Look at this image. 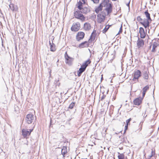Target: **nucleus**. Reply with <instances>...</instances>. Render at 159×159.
Returning a JSON list of instances; mask_svg holds the SVG:
<instances>
[{
	"label": "nucleus",
	"mask_w": 159,
	"mask_h": 159,
	"mask_svg": "<svg viewBox=\"0 0 159 159\" xmlns=\"http://www.w3.org/2000/svg\"><path fill=\"white\" fill-rule=\"evenodd\" d=\"M146 19H144L143 21L141 23V24L145 28H148L149 26V24L151 22L152 20L151 18L150 14L147 10L144 12Z\"/></svg>",
	"instance_id": "obj_1"
},
{
	"label": "nucleus",
	"mask_w": 159,
	"mask_h": 159,
	"mask_svg": "<svg viewBox=\"0 0 159 159\" xmlns=\"http://www.w3.org/2000/svg\"><path fill=\"white\" fill-rule=\"evenodd\" d=\"M108 0H105V3H104L105 5H106V7L105 9V11L107 12V14L111 13L112 11V5L111 3H107Z\"/></svg>",
	"instance_id": "obj_2"
},
{
	"label": "nucleus",
	"mask_w": 159,
	"mask_h": 159,
	"mask_svg": "<svg viewBox=\"0 0 159 159\" xmlns=\"http://www.w3.org/2000/svg\"><path fill=\"white\" fill-rule=\"evenodd\" d=\"M34 116L32 114H29L27 115L25 120L28 124H31L34 120Z\"/></svg>",
	"instance_id": "obj_3"
},
{
	"label": "nucleus",
	"mask_w": 159,
	"mask_h": 159,
	"mask_svg": "<svg viewBox=\"0 0 159 159\" xmlns=\"http://www.w3.org/2000/svg\"><path fill=\"white\" fill-rule=\"evenodd\" d=\"M65 58L66 59L65 62L66 64L69 65L71 64L72 61H73L74 58L69 56L66 52L65 54Z\"/></svg>",
	"instance_id": "obj_4"
},
{
	"label": "nucleus",
	"mask_w": 159,
	"mask_h": 159,
	"mask_svg": "<svg viewBox=\"0 0 159 159\" xmlns=\"http://www.w3.org/2000/svg\"><path fill=\"white\" fill-rule=\"evenodd\" d=\"M74 16L75 18L79 19L81 20L82 21H83L85 19V17L83 15L80 13V12L78 11H75L74 13Z\"/></svg>",
	"instance_id": "obj_5"
},
{
	"label": "nucleus",
	"mask_w": 159,
	"mask_h": 159,
	"mask_svg": "<svg viewBox=\"0 0 159 159\" xmlns=\"http://www.w3.org/2000/svg\"><path fill=\"white\" fill-rule=\"evenodd\" d=\"M141 76V72L139 70H137L135 71L134 74V78L133 80L135 81V80H137V81H139L138 79Z\"/></svg>",
	"instance_id": "obj_6"
},
{
	"label": "nucleus",
	"mask_w": 159,
	"mask_h": 159,
	"mask_svg": "<svg viewBox=\"0 0 159 159\" xmlns=\"http://www.w3.org/2000/svg\"><path fill=\"white\" fill-rule=\"evenodd\" d=\"M80 28V24L79 23L77 22L73 24L71 30L73 31H77L79 30Z\"/></svg>",
	"instance_id": "obj_7"
},
{
	"label": "nucleus",
	"mask_w": 159,
	"mask_h": 159,
	"mask_svg": "<svg viewBox=\"0 0 159 159\" xmlns=\"http://www.w3.org/2000/svg\"><path fill=\"white\" fill-rule=\"evenodd\" d=\"M22 135L24 138H27L30 135L29 131L26 129H23L22 130Z\"/></svg>",
	"instance_id": "obj_8"
},
{
	"label": "nucleus",
	"mask_w": 159,
	"mask_h": 159,
	"mask_svg": "<svg viewBox=\"0 0 159 159\" xmlns=\"http://www.w3.org/2000/svg\"><path fill=\"white\" fill-rule=\"evenodd\" d=\"M84 33L82 32H80L78 33L76 36V39L77 41H80L82 39L84 36Z\"/></svg>",
	"instance_id": "obj_9"
},
{
	"label": "nucleus",
	"mask_w": 159,
	"mask_h": 159,
	"mask_svg": "<svg viewBox=\"0 0 159 159\" xmlns=\"http://www.w3.org/2000/svg\"><path fill=\"white\" fill-rule=\"evenodd\" d=\"M91 61L90 60H88L86 61L81 66V68L84 69V70H85L87 67L88 66L89 64H90Z\"/></svg>",
	"instance_id": "obj_10"
},
{
	"label": "nucleus",
	"mask_w": 159,
	"mask_h": 159,
	"mask_svg": "<svg viewBox=\"0 0 159 159\" xmlns=\"http://www.w3.org/2000/svg\"><path fill=\"white\" fill-rule=\"evenodd\" d=\"M105 19V17L103 16H102L101 15L98 14L97 16L98 22V23H101L102 22L104 21Z\"/></svg>",
	"instance_id": "obj_11"
},
{
	"label": "nucleus",
	"mask_w": 159,
	"mask_h": 159,
	"mask_svg": "<svg viewBox=\"0 0 159 159\" xmlns=\"http://www.w3.org/2000/svg\"><path fill=\"white\" fill-rule=\"evenodd\" d=\"M139 33L140 34V37L142 38H144L145 36V34L144 29L142 27H140L139 29Z\"/></svg>",
	"instance_id": "obj_12"
},
{
	"label": "nucleus",
	"mask_w": 159,
	"mask_h": 159,
	"mask_svg": "<svg viewBox=\"0 0 159 159\" xmlns=\"http://www.w3.org/2000/svg\"><path fill=\"white\" fill-rule=\"evenodd\" d=\"M144 45V42L143 39H140L139 38L137 41V45L139 48L143 47Z\"/></svg>",
	"instance_id": "obj_13"
},
{
	"label": "nucleus",
	"mask_w": 159,
	"mask_h": 159,
	"mask_svg": "<svg viewBox=\"0 0 159 159\" xmlns=\"http://www.w3.org/2000/svg\"><path fill=\"white\" fill-rule=\"evenodd\" d=\"M105 1H104L102 3L100 4L99 6L95 9V12L98 13L99 11H101L102 10V8L103 5H104Z\"/></svg>",
	"instance_id": "obj_14"
},
{
	"label": "nucleus",
	"mask_w": 159,
	"mask_h": 159,
	"mask_svg": "<svg viewBox=\"0 0 159 159\" xmlns=\"http://www.w3.org/2000/svg\"><path fill=\"white\" fill-rule=\"evenodd\" d=\"M148 73L149 72L147 70H144L143 72V78L146 80H148Z\"/></svg>",
	"instance_id": "obj_15"
},
{
	"label": "nucleus",
	"mask_w": 159,
	"mask_h": 159,
	"mask_svg": "<svg viewBox=\"0 0 159 159\" xmlns=\"http://www.w3.org/2000/svg\"><path fill=\"white\" fill-rule=\"evenodd\" d=\"M88 45L89 44L88 43V42L87 41H85L80 43L79 45V47L80 48H83L88 47Z\"/></svg>",
	"instance_id": "obj_16"
},
{
	"label": "nucleus",
	"mask_w": 159,
	"mask_h": 159,
	"mask_svg": "<svg viewBox=\"0 0 159 159\" xmlns=\"http://www.w3.org/2000/svg\"><path fill=\"white\" fill-rule=\"evenodd\" d=\"M91 29V25L88 23H86L84 25V29L86 31L89 30Z\"/></svg>",
	"instance_id": "obj_17"
},
{
	"label": "nucleus",
	"mask_w": 159,
	"mask_h": 159,
	"mask_svg": "<svg viewBox=\"0 0 159 159\" xmlns=\"http://www.w3.org/2000/svg\"><path fill=\"white\" fill-rule=\"evenodd\" d=\"M80 12L84 14H86L89 11V10L86 7H83L81 9V10H80Z\"/></svg>",
	"instance_id": "obj_18"
},
{
	"label": "nucleus",
	"mask_w": 159,
	"mask_h": 159,
	"mask_svg": "<svg viewBox=\"0 0 159 159\" xmlns=\"http://www.w3.org/2000/svg\"><path fill=\"white\" fill-rule=\"evenodd\" d=\"M85 70L84 69L80 68L77 71V75L78 76H80L82 73Z\"/></svg>",
	"instance_id": "obj_19"
},
{
	"label": "nucleus",
	"mask_w": 159,
	"mask_h": 159,
	"mask_svg": "<svg viewBox=\"0 0 159 159\" xmlns=\"http://www.w3.org/2000/svg\"><path fill=\"white\" fill-rule=\"evenodd\" d=\"M50 50L51 51L54 52L56 50L55 44L53 43V41H52V45L50 46Z\"/></svg>",
	"instance_id": "obj_20"
},
{
	"label": "nucleus",
	"mask_w": 159,
	"mask_h": 159,
	"mask_svg": "<svg viewBox=\"0 0 159 159\" xmlns=\"http://www.w3.org/2000/svg\"><path fill=\"white\" fill-rule=\"evenodd\" d=\"M158 46V44L156 42H154L153 45H152V52H154L155 51V48H157V47Z\"/></svg>",
	"instance_id": "obj_21"
},
{
	"label": "nucleus",
	"mask_w": 159,
	"mask_h": 159,
	"mask_svg": "<svg viewBox=\"0 0 159 159\" xmlns=\"http://www.w3.org/2000/svg\"><path fill=\"white\" fill-rule=\"evenodd\" d=\"M10 8L12 11H16L17 10V8L15 7L14 6V5L12 4H10L9 5Z\"/></svg>",
	"instance_id": "obj_22"
},
{
	"label": "nucleus",
	"mask_w": 159,
	"mask_h": 159,
	"mask_svg": "<svg viewBox=\"0 0 159 159\" xmlns=\"http://www.w3.org/2000/svg\"><path fill=\"white\" fill-rule=\"evenodd\" d=\"M142 102V100H134V104L136 105H139Z\"/></svg>",
	"instance_id": "obj_23"
},
{
	"label": "nucleus",
	"mask_w": 159,
	"mask_h": 159,
	"mask_svg": "<svg viewBox=\"0 0 159 159\" xmlns=\"http://www.w3.org/2000/svg\"><path fill=\"white\" fill-rule=\"evenodd\" d=\"M119 154L118 156V159H124V155L123 153H120L119 152H118Z\"/></svg>",
	"instance_id": "obj_24"
},
{
	"label": "nucleus",
	"mask_w": 159,
	"mask_h": 159,
	"mask_svg": "<svg viewBox=\"0 0 159 159\" xmlns=\"http://www.w3.org/2000/svg\"><path fill=\"white\" fill-rule=\"evenodd\" d=\"M19 109L18 107L16 105H15L14 106V112L17 113L19 112Z\"/></svg>",
	"instance_id": "obj_25"
},
{
	"label": "nucleus",
	"mask_w": 159,
	"mask_h": 159,
	"mask_svg": "<svg viewBox=\"0 0 159 159\" xmlns=\"http://www.w3.org/2000/svg\"><path fill=\"white\" fill-rule=\"evenodd\" d=\"M111 25H106L105 28H104V29L102 30V32L103 33H106V32L109 29L110 26Z\"/></svg>",
	"instance_id": "obj_26"
},
{
	"label": "nucleus",
	"mask_w": 159,
	"mask_h": 159,
	"mask_svg": "<svg viewBox=\"0 0 159 159\" xmlns=\"http://www.w3.org/2000/svg\"><path fill=\"white\" fill-rule=\"evenodd\" d=\"M66 147H64L61 150V153L63 156V157H64V155H65L66 152Z\"/></svg>",
	"instance_id": "obj_27"
},
{
	"label": "nucleus",
	"mask_w": 159,
	"mask_h": 159,
	"mask_svg": "<svg viewBox=\"0 0 159 159\" xmlns=\"http://www.w3.org/2000/svg\"><path fill=\"white\" fill-rule=\"evenodd\" d=\"M131 118H130L129 119H128L126 120V122L127 124V125L125 126V131L127 129L128 125L129 124V122L131 121Z\"/></svg>",
	"instance_id": "obj_28"
},
{
	"label": "nucleus",
	"mask_w": 159,
	"mask_h": 159,
	"mask_svg": "<svg viewBox=\"0 0 159 159\" xmlns=\"http://www.w3.org/2000/svg\"><path fill=\"white\" fill-rule=\"evenodd\" d=\"M94 32L93 31L90 36V39L89 40H91L92 41V40H93L95 38V35L94 34Z\"/></svg>",
	"instance_id": "obj_29"
},
{
	"label": "nucleus",
	"mask_w": 159,
	"mask_h": 159,
	"mask_svg": "<svg viewBox=\"0 0 159 159\" xmlns=\"http://www.w3.org/2000/svg\"><path fill=\"white\" fill-rule=\"evenodd\" d=\"M149 86L147 85L144 87L143 89V91L144 92L146 93V91L149 89Z\"/></svg>",
	"instance_id": "obj_30"
},
{
	"label": "nucleus",
	"mask_w": 159,
	"mask_h": 159,
	"mask_svg": "<svg viewBox=\"0 0 159 159\" xmlns=\"http://www.w3.org/2000/svg\"><path fill=\"white\" fill-rule=\"evenodd\" d=\"M75 105V102H72L70 105L69 108L70 109H72Z\"/></svg>",
	"instance_id": "obj_31"
},
{
	"label": "nucleus",
	"mask_w": 159,
	"mask_h": 159,
	"mask_svg": "<svg viewBox=\"0 0 159 159\" xmlns=\"http://www.w3.org/2000/svg\"><path fill=\"white\" fill-rule=\"evenodd\" d=\"M99 14L101 15L102 16H103L105 17V16L106 15V11L104 10L103 11H102L101 13Z\"/></svg>",
	"instance_id": "obj_32"
},
{
	"label": "nucleus",
	"mask_w": 159,
	"mask_h": 159,
	"mask_svg": "<svg viewBox=\"0 0 159 159\" xmlns=\"http://www.w3.org/2000/svg\"><path fill=\"white\" fill-rule=\"evenodd\" d=\"M145 93H146L143 92L142 97L141 98H136L134 99H140V98H141V99H143V98L145 95Z\"/></svg>",
	"instance_id": "obj_33"
},
{
	"label": "nucleus",
	"mask_w": 159,
	"mask_h": 159,
	"mask_svg": "<svg viewBox=\"0 0 159 159\" xmlns=\"http://www.w3.org/2000/svg\"><path fill=\"white\" fill-rule=\"evenodd\" d=\"M152 152H151V155L149 156V157L151 158L153 156L155 155V151H153V150H152Z\"/></svg>",
	"instance_id": "obj_34"
},
{
	"label": "nucleus",
	"mask_w": 159,
	"mask_h": 159,
	"mask_svg": "<svg viewBox=\"0 0 159 159\" xmlns=\"http://www.w3.org/2000/svg\"><path fill=\"white\" fill-rule=\"evenodd\" d=\"M137 19L138 20L140 21H141L140 22V23L141 24V23L143 21L144 19H143L140 16H138L137 18Z\"/></svg>",
	"instance_id": "obj_35"
},
{
	"label": "nucleus",
	"mask_w": 159,
	"mask_h": 159,
	"mask_svg": "<svg viewBox=\"0 0 159 159\" xmlns=\"http://www.w3.org/2000/svg\"><path fill=\"white\" fill-rule=\"evenodd\" d=\"M82 3L81 2H80L79 3V5L78 6V8L80 10H81V9L82 8Z\"/></svg>",
	"instance_id": "obj_36"
},
{
	"label": "nucleus",
	"mask_w": 159,
	"mask_h": 159,
	"mask_svg": "<svg viewBox=\"0 0 159 159\" xmlns=\"http://www.w3.org/2000/svg\"><path fill=\"white\" fill-rule=\"evenodd\" d=\"M122 24H121V26L120 29V30H119L118 34H120V33H121L122 32Z\"/></svg>",
	"instance_id": "obj_37"
},
{
	"label": "nucleus",
	"mask_w": 159,
	"mask_h": 159,
	"mask_svg": "<svg viewBox=\"0 0 159 159\" xmlns=\"http://www.w3.org/2000/svg\"><path fill=\"white\" fill-rule=\"evenodd\" d=\"M95 3H97L99 2V0H92Z\"/></svg>",
	"instance_id": "obj_38"
},
{
	"label": "nucleus",
	"mask_w": 159,
	"mask_h": 159,
	"mask_svg": "<svg viewBox=\"0 0 159 159\" xmlns=\"http://www.w3.org/2000/svg\"><path fill=\"white\" fill-rule=\"evenodd\" d=\"M60 100H57V101H56V102H57L58 104V102H60V103H61V102H65V101H64V102H63L62 101H61V102H60Z\"/></svg>",
	"instance_id": "obj_39"
},
{
	"label": "nucleus",
	"mask_w": 159,
	"mask_h": 159,
	"mask_svg": "<svg viewBox=\"0 0 159 159\" xmlns=\"http://www.w3.org/2000/svg\"><path fill=\"white\" fill-rule=\"evenodd\" d=\"M130 1L129 2L126 4L127 6L129 7V3H130Z\"/></svg>",
	"instance_id": "obj_40"
},
{
	"label": "nucleus",
	"mask_w": 159,
	"mask_h": 159,
	"mask_svg": "<svg viewBox=\"0 0 159 159\" xmlns=\"http://www.w3.org/2000/svg\"><path fill=\"white\" fill-rule=\"evenodd\" d=\"M33 130V129H30V130L29 131V132L30 133H30H31V132Z\"/></svg>",
	"instance_id": "obj_41"
},
{
	"label": "nucleus",
	"mask_w": 159,
	"mask_h": 159,
	"mask_svg": "<svg viewBox=\"0 0 159 159\" xmlns=\"http://www.w3.org/2000/svg\"><path fill=\"white\" fill-rule=\"evenodd\" d=\"M54 37H53V36H52V38H51V39L52 40V41L54 40Z\"/></svg>",
	"instance_id": "obj_42"
},
{
	"label": "nucleus",
	"mask_w": 159,
	"mask_h": 159,
	"mask_svg": "<svg viewBox=\"0 0 159 159\" xmlns=\"http://www.w3.org/2000/svg\"><path fill=\"white\" fill-rule=\"evenodd\" d=\"M49 44L50 46H51V45H52V43H51V42L50 41H49Z\"/></svg>",
	"instance_id": "obj_43"
},
{
	"label": "nucleus",
	"mask_w": 159,
	"mask_h": 159,
	"mask_svg": "<svg viewBox=\"0 0 159 159\" xmlns=\"http://www.w3.org/2000/svg\"><path fill=\"white\" fill-rule=\"evenodd\" d=\"M84 3H85V0H81Z\"/></svg>",
	"instance_id": "obj_44"
},
{
	"label": "nucleus",
	"mask_w": 159,
	"mask_h": 159,
	"mask_svg": "<svg viewBox=\"0 0 159 159\" xmlns=\"http://www.w3.org/2000/svg\"><path fill=\"white\" fill-rule=\"evenodd\" d=\"M103 79V77L102 76L101 78V80H102Z\"/></svg>",
	"instance_id": "obj_45"
},
{
	"label": "nucleus",
	"mask_w": 159,
	"mask_h": 159,
	"mask_svg": "<svg viewBox=\"0 0 159 159\" xmlns=\"http://www.w3.org/2000/svg\"><path fill=\"white\" fill-rule=\"evenodd\" d=\"M104 98L103 97H102L101 98V99H102Z\"/></svg>",
	"instance_id": "obj_46"
},
{
	"label": "nucleus",
	"mask_w": 159,
	"mask_h": 159,
	"mask_svg": "<svg viewBox=\"0 0 159 159\" xmlns=\"http://www.w3.org/2000/svg\"><path fill=\"white\" fill-rule=\"evenodd\" d=\"M59 81V80H57V81H55V82L56 81V82H57L56 83H57V81Z\"/></svg>",
	"instance_id": "obj_47"
},
{
	"label": "nucleus",
	"mask_w": 159,
	"mask_h": 159,
	"mask_svg": "<svg viewBox=\"0 0 159 159\" xmlns=\"http://www.w3.org/2000/svg\"><path fill=\"white\" fill-rule=\"evenodd\" d=\"M112 1H116L117 0H112Z\"/></svg>",
	"instance_id": "obj_48"
}]
</instances>
